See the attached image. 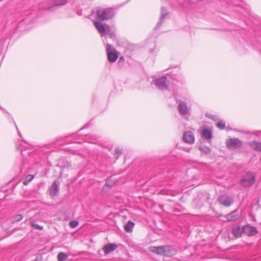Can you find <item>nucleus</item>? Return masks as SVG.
<instances>
[{
  "label": "nucleus",
  "mask_w": 261,
  "mask_h": 261,
  "mask_svg": "<svg viewBox=\"0 0 261 261\" xmlns=\"http://www.w3.org/2000/svg\"><path fill=\"white\" fill-rule=\"evenodd\" d=\"M115 12L112 8H99L96 11V16L99 20L104 21L112 18Z\"/></svg>",
  "instance_id": "obj_1"
},
{
  "label": "nucleus",
  "mask_w": 261,
  "mask_h": 261,
  "mask_svg": "<svg viewBox=\"0 0 261 261\" xmlns=\"http://www.w3.org/2000/svg\"><path fill=\"white\" fill-rule=\"evenodd\" d=\"M256 176L254 173L247 172L242 177L241 184L245 187L252 186L255 182Z\"/></svg>",
  "instance_id": "obj_2"
},
{
  "label": "nucleus",
  "mask_w": 261,
  "mask_h": 261,
  "mask_svg": "<svg viewBox=\"0 0 261 261\" xmlns=\"http://www.w3.org/2000/svg\"><path fill=\"white\" fill-rule=\"evenodd\" d=\"M155 86L161 90H167L169 87L170 82L165 76L156 79L153 81Z\"/></svg>",
  "instance_id": "obj_3"
},
{
  "label": "nucleus",
  "mask_w": 261,
  "mask_h": 261,
  "mask_svg": "<svg viewBox=\"0 0 261 261\" xmlns=\"http://www.w3.org/2000/svg\"><path fill=\"white\" fill-rule=\"evenodd\" d=\"M226 143L227 148L230 149L240 148L243 145L242 141L238 138H230L227 139Z\"/></svg>",
  "instance_id": "obj_4"
},
{
  "label": "nucleus",
  "mask_w": 261,
  "mask_h": 261,
  "mask_svg": "<svg viewBox=\"0 0 261 261\" xmlns=\"http://www.w3.org/2000/svg\"><path fill=\"white\" fill-rule=\"evenodd\" d=\"M106 52L108 59L110 62L113 63L117 60L118 58V52L116 50H115V52L112 51V45L108 43L107 44Z\"/></svg>",
  "instance_id": "obj_5"
},
{
  "label": "nucleus",
  "mask_w": 261,
  "mask_h": 261,
  "mask_svg": "<svg viewBox=\"0 0 261 261\" xmlns=\"http://www.w3.org/2000/svg\"><path fill=\"white\" fill-rule=\"evenodd\" d=\"M218 202L226 207L230 206L233 202V199L232 197L227 195H222L218 198Z\"/></svg>",
  "instance_id": "obj_6"
},
{
  "label": "nucleus",
  "mask_w": 261,
  "mask_h": 261,
  "mask_svg": "<svg viewBox=\"0 0 261 261\" xmlns=\"http://www.w3.org/2000/svg\"><path fill=\"white\" fill-rule=\"evenodd\" d=\"M163 251L162 256L171 257L175 255L177 253L176 250L170 245L163 246Z\"/></svg>",
  "instance_id": "obj_7"
},
{
  "label": "nucleus",
  "mask_w": 261,
  "mask_h": 261,
  "mask_svg": "<svg viewBox=\"0 0 261 261\" xmlns=\"http://www.w3.org/2000/svg\"><path fill=\"white\" fill-rule=\"evenodd\" d=\"M67 2V0H53V2L49 3L47 6H45L44 9L51 11L53 7L64 5Z\"/></svg>",
  "instance_id": "obj_8"
},
{
  "label": "nucleus",
  "mask_w": 261,
  "mask_h": 261,
  "mask_svg": "<svg viewBox=\"0 0 261 261\" xmlns=\"http://www.w3.org/2000/svg\"><path fill=\"white\" fill-rule=\"evenodd\" d=\"M244 233L248 236H255L258 233V230L255 227L249 225H245L243 227Z\"/></svg>",
  "instance_id": "obj_9"
},
{
  "label": "nucleus",
  "mask_w": 261,
  "mask_h": 261,
  "mask_svg": "<svg viewBox=\"0 0 261 261\" xmlns=\"http://www.w3.org/2000/svg\"><path fill=\"white\" fill-rule=\"evenodd\" d=\"M183 140L189 144H193L194 142V136L193 134L191 131L185 132L183 135Z\"/></svg>",
  "instance_id": "obj_10"
},
{
  "label": "nucleus",
  "mask_w": 261,
  "mask_h": 261,
  "mask_svg": "<svg viewBox=\"0 0 261 261\" xmlns=\"http://www.w3.org/2000/svg\"><path fill=\"white\" fill-rule=\"evenodd\" d=\"M117 245L114 243H109L105 245L103 248V251L105 255H107L117 248Z\"/></svg>",
  "instance_id": "obj_11"
},
{
  "label": "nucleus",
  "mask_w": 261,
  "mask_h": 261,
  "mask_svg": "<svg viewBox=\"0 0 261 261\" xmlns=\"http://www.w3.org/2000/svg\"><path fill=\"white\" fill-rule=\"evenodd\" d=\"M177 109L179 113L182 115H186L188 113L187 105L184 101H180Z\"/></svg>",
  "instance_id": "obj_12"
},
{
  "label": "nucleus",
  "mask_w": 261,
  "mask_h": 261,
  "mask_svg": "<svg viewBox=\"0 0 261 261\" xmlns=\"http://www.w3.org/2000/svg\"><path fill=\"white\" fill-rule=\"evenodd\" d=\"M168 14L167 11L166 9L164 7H161V16L160 19V22H158L155 27V29H159L161 26L162 25L163 22H164V20L165 18H166V16Z\"/></svg>",
  "instance_id": "obj_13"
},
{
  "label": "nucleus",
  "mask_w": 261,
  "mask_h": 261,
  "mask_svg": "<svg viewBox=\"0 0 261 261\" xmlns=\"http://www.w3.org/2000/svg\"><path fill=\"white\" fill-rule=\"evenodd\" d=\"M149 251L153 253L160 255H163V246H150L149 248Z\"/></svg>",
  "instance_id": "obj_14"
},
{
  "label": "nucleus",
  "mask_w": 261,
  "mask_h": 261,
  "mask_svg": "<svg viewBox=\"0 0 261 261\" xmlns=\"http://www.w3.org/2000/svg\"><path fill=\"white\" fill-rule=\"evenodd\" d=\"M249 145L254 150L261 152V142L252 141L249 142Z\"/></svg>",
  "instance_id": "obj_15"
},
{
  "label": "nucleus",
  "mask_w": 261,
  "mask_h": 261,
  "mask_svg": "<svg viewBox=\"0 0 261 261\" xmlns=\"http://www.w3.org/2000/svg\"><path fill=\"white\" fill-rule=\"evenodd\" d=\"M244 233L243 228H242L240 226H236L232 228V233L236 238L241 237Z\"/></svg>",
  "instance_id": "obj_16"
},
{
  "label": "nucleus",
  "mask_w": 261,
  "mask_h": 261,
  "mask_svg": "<svg viewBox=\"0 0 261 261\" xmlns=\"http://www.w3.org/2000/svg\"><path fill=\"white\" fill-rule=\"evenodd\" d=\"M59 185L56 181H54V183L49 188V193L51 195L55 196L59 191Z\"/></svg>",
  "instance_id": "obj_17"
},
{
  "label": "nucleus",
  "mask_w": 261,
  "mask_h": 261,
  "mask_svg": "<svg viewBox=\"0 0 261 261\" xmlns=\"http://www.w3.org/2000/svg\"><path fill=\"white\" fill-rule=\"evenodd\" d=\"M238 210V209H236L225 216V218L228 221H234L237 220L238 216L236 213H237Z\"/></svg>",
  "instance_id": "obj_18"
},
{
  "label": "nucleus",
  "mask_w": 261,
  "mask_h": 261,
  "mask_svg": "<svg viewBox=\"0 0 261 261\" xmlns=\"http://www.w3.org/2000/svg\"><path fill=\"white\" fill-rule=\"evenodd\" d=\"M94 24L97 30L100 34H105L106 32V29L103 25L99 21H95L94 22Z\"/></svg>",
  "instance_id": "obj_19"
},
{
  "label": "nucleus",
  "mask_w": 261,
  "mask_h": 261,
  "mask_svg": "<svg viewBox=\"0 0 261 261\" xmlns=\"http://www.w3.org/2000/svg\"><path fill=\"white\" fill-rule=\"evenodd\" d=\"M135 223L131 221H128L127 223L124 226V230L126 232H131L134 227Z\"/></svg>",
  "instance_id": "obj_20"
},
{
  "label": "nucleus",
  "mask_w": 261,
  "mask_h": 261,
  "mask_svg": "<svg viewBox=\"0 0 261 261\" xmlns=\"http://www.w3.org/2000/svg\"><path fill=\"white\" fill-rule=\"evenodd\" d=\"M203 137L207 140H210L212 138V133L211 130L207 128H204L202 132Z\"/></svg>",
  "instance_id": "obj_21"
},
{
  "label": "nucleus",
  "mask_w": 261,
  "mask_h": 261,
  "mask_svg": "<svg viewBox=\"0 0 261 261\" xmlns=\"http://www.w3.org/2000/svg\"><path fill=\"white\" fill-rule=\"evenodd\" d=\"M58 261H65L68 258V255L66 253L61 252L57 256Z\"/></svg>",
  "instance_id": "obj_22"
},
{
  "label": "nucleus",
  "mask_w": 261,
  "mask_h": 261,
  "mask_svg": "<svg viewBox=\"0 0 261 261\" xmlns=\"http://www.w3.org/2000/svg\"><path fill=\"white\" fill-rule=\"evenodd\" d=\"M34 176L33 175H28L23 180V185H27L29 184V182H30L34 178Z\"/></svg>",
  "instance_id": "obj_23"
},
{
  "label": "nucleus",
  "mask_w": 261,
  "mask_h": 261,
  "mask_svg": "<svg viewBox=\"0 0 261 261\" xmlns=\"http://www.w3.org/2000/svg\"><path fill=\"white\" fill-rule=\"evenodd\" d=\"M199 149L202 151L203 152L207 154L211 152V149L209 147L207 146H200Z\"/></svg>",
  "instance_id": "obj_24"
},
{
  "label": "nucleus",
  "mask_w": 261,
  "mask_h": 261,
  "mask_svg": "<svg viewBox=\"0 0 261 261\" xmlns=\"http://www.w3.org/2000/svg\"><path fill=\"white\" fill-rule=\"evenodd\" d=\"M122 153V149L119 148H116L115 149L114 155L116 159L117 160L119 158L120 155Z\"/></svg>",
  "instance_id": "obj_25"
},
{
  "label": "nucleus",
  "mask_w": 261,
  "mask_h": 261,
  "mask_svg": "<svg viewBox=\"0 0 261 261\" xmlns=\"http://www.w3.org/2000/svg\"><path fill=\"white\" fill-rule=\"evenodd\" d=\"M217 127L221 129H223L225 127V122L224 121H220L217 125Z\"/></svg>",
  "instance_id": "obj_26"
},
{
  "label": "nucleus",
  "mask_w": 261,
  "mask_h": 261,
  "mask_svg": "<svg viewBox=\"0 0 261 261\" xmlns=\"http://www.w3.org/2000/svg\"><path fill=\"white\" fill-rule=\"evenodd\" d=\"M69 224L71 227L75 228L78 225L79 222L75 220H72L70 221Z\"/></svg>",
  "instance_id": "obj_27"
},
{
  "label": "nucleus",
  "mask_w": 261,
  "mask_h": 261,
  "mask_svg": "<svg viewBox=\"0 0 261 261\" xmlns=\"http://www.w3.org/2000/svg\"><path fill=\"white\" fill-rule=\"evenodd\" d=\"M31 226L36 229L37 230H42L43 229V227L41 226H40L36 223H34L33 222H31Z\"/></svg>",
  "instance_id": "obj_28"
},
{
  "label": "nucleus",
  "mask_w": 261,
  "mask_h": 261,
  "mask_svg": "<svg viewBox=\"0 0 261 261\" xmlns=\"http://www.w3.org/2000/svg\"><path fill=\"white\" fill-rule=\"evenodd\" d=\"M23 217L20 214H18L15 216L14 219L16 222H19L22 220Z\"/></svg>",
  "instance_id": "obj_29"
},
{
  "label": "nucleus",
  "mask_w": 261,
  "mask_h": 261,
  "mask_svg": "<svg viewBox=\"0 0 261 261\" xmlns=\"http://www.w3.org/2000/svg\"><path fill=\"white\" fill-rule=\"evenodd\" d=\"M206 116L214 120H216L217 119V117L216 115L206 114Z\"/></svg>",
  "instance_id": "obj_30"
},
{
  "label": "nucleus",
  "mask_w": 261,
  "mask_h": 261,
  "mask_svg": "<svg viewBox=\"0 0 261 261\" xmlns=\"http://www.w3.org/2000/svg\"><path fill=\"white\" fill-rule=\"evenodd\" d=\"M124 62V58L123 57H121L118 61V63H123Z\"/></svg>",
  "instance_id": "obj_31"
},
{
  "label": "nucleus",
  "mask_w": 261,
  "mask_h": 261,
  "mask_svg": "<svg viewBox=\"0 0 261 261\" xmlns=\"http://www.w3.org/2000/svg\"><path fill=\"white\" fill-rule=\"evenodd\" d=\"M105 186L111 187V186H109V185L107 183V182H106V183L105 184Z\"/></svg>",
  "instance_id": "obj_32"
}]
</instances>
